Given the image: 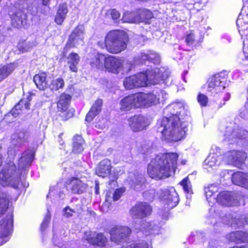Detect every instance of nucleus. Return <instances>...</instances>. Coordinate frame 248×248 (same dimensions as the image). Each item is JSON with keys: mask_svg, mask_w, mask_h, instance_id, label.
I'll list each match as a JSON object with an SVG mask.
<instances>
[{"mask_svg": "<svg viewBox=\"0 0 248 248\" xmlns=\"http://www.w3.org/2000/svg\"><path fill=\"white\" fill-rule=\"evenodd\" d=\"M34 156V152L31 149L25 151L18 160V169L15 163L10 162L6 164L0 171V184L2 186H10L18 188L20 184L21 170L29 167Z\"/></svg>", "mask_w": 248, "mask_h": 248, "instance_id": "1", "label": "nucleus"}, {"mask_svg": "<svg viewBox=\"0 0 248 248\" xmlns=\"http://www.w3.org/2000/svg\"><path fill=\"white\" fill-rule=\"evenodd\" d=\"M178 157V155L174 153L156 155L148 166V174L156 180L169 177L175 170Z\"/></svg>", "mask_w": 248, "mask_h": 248, "instance_id": "2", "label": "nucleus"}, {"mask_svg": "<svg viewBox=\"0 0 248 248\" xmlns=\"http://www.w3.org/2000/svg\"><path fill=\"white\" fill-rule=\"evenodd\" d=\"M176 113L169 117H163L156 124L157 132L162 135L163 140L168 142L180 140L186 134V124H181L177 111Z\"/></svg>", "mask_w": 248, "mask_h": 248, "instance_id": "3", "label": "nucleus"}, {"mask_svg": "<svg viewBox=\"0 0 248 248\" xmlns=\"http://www.w3.org/2000/svg\"><path fill=\"white\" fill-rule=\"evenodd\" d=\"M127 42V36L124 31H113L107 34L105 43L98 42V45L110 53H118L125 49Z\"/></svg>", "mask_w": 248, "mask_h": 248, "instance_id": "4", "label": "nucleus"}, {"mask_svg": "<svg viewBox=\"0 0 248 248\" xmlns=\"http://www.w3.org/2000/svg\"><path fill=\"white\" fill-rule=\"evenodd\" d=\"M140 107H148L158 103H163L167 98L168 94L164 91H160L155 94L139 93Z\"/></svg>", "mask_w": 248, "mask_h": 248, "instance_id": "5", "label": "nucleus"}, {"mask_svg": "<svg viewBox=\"0 0 248 248\" xmlns=\"http://www.w3.org/2000/svg\"><path fill=\"white\" fill-rule=\"evenodd\" d=\"M131 233V229L128 226L117 225L112 226L109 231L112 242L120 244L124 242Z\"/></svg>", "mask_w": 248, "mask_h": 248, "instance_id": "6", "label": "nucleus"}, {"mask_svg": "<svg viewBox=\"0 0 248 248\" xmlns=\"http://www.w3.org/2000/svg\"><path fill=\"white\" fill-rule=\"evenodd\" d=\"M216 202L225 206L245 205L243 197L226 191L221 192L218 194Z\"/></svg>", "mask_w": 248, "mask_h": 248, "instance_id": "7", "label": "nucleus"}, {"mask_svg": "<svg viewBox=\"0 0 248 248\" xmlns=\"http://www.w3.org/2000/svg\"><path fill=\"white\" fill-rule=\"evenodd\" d=\"M13 224V215L12 212L8 213L5 218L0 221V245H3L8 240L11 233Z\"/></svg>", "mask_w": 248, "mask_h": 248, "instance_id": "8", "label": "nucleus"}, {"mask_svg": "<svg viewBox=\"0 0 248 248\" xmlns=\"http://www.w3.org/2000/svg\"><path fill=\"white\" fill-rule=\"evenodd\" d=\"M226 78L220 74L215 75L209 79L207 91L214 96L221 93L226 88Z\"/></svg>", "mask_w": 248, "mask_h": 248, "instance_id": "9", "label": "nucleus"}, {"mask_svg": "<svg viewBox=\"0 0 248 248\" xmlns=\"http://www.w3.org/2000/svg\"><path fill=\"white\" fill-rule=\"evenodd\" d=\"M140 73L141 77H144L145 86L157 84L165 79L162 70L158 68L148 69L145 72Z\"/></svg>", "mask_w": 248, "mask_h": 248, "instance_id": "10", "label": "nucleus"}, {"mask_svg": "<svg viewBox=\"0 0 248 248\" xmlns=\"http://www.w3.org/2000/svg\"><path fill=\"white\" fill-rule=\"evenodd\" d=\"M246 157V154L242 151L231 150L224 154L223 159L228 164L240 167Z\"/></svg>", "mask_w": 248, "mask_h": 248, "instance_id": "11", "label": "nucleus"}, {"mask_svg": "<svg viewBox=\"0 0 248 248\" xmlns=\"http://www.w3.org/2000/svg\"><path fill=\"white\" fill-rule=\"evenodd\" d=\"M84 28L82 25L77 26L72 31L69 40L63 49V52L67 51L69 48L76 46L77 45H82L83 40Z\"/></svg>", "mask_w": 248, "mask_h": 248, "instance_id": "12", "label": "nucleus"}, {"mask_svg": "<svg viewBox=\"0 0 248 248\" xmlns=\"http://www.w3.org/2000/svg\"><path fill=\"white\" fill-rule=\"evenodd\" d=\"M83 238L91 245L100 247H106L108 242V238L102 232L87 231L84 233Z\"/></svg>", "mask_w": 248, "mask_h": 248, "instance_id": "13", "label": "nucleus"}, {"mask_svg": "<svg viewBox=\"0 0 248 248\" xmlns=\"http://www.w3.org/2000/svg\"><path fill=\"white\" fill-rule=\"evenodd\" d=\"M68 231H55L53 237V244L59 248H74L72 241L69 240L67 237Z\"/></svg>", "mask_w": 248, "mask_h": 248, "instance_id": "14", "label": "nucleus"}, {"mask_svg": "<svg viewBox=\"0 0 248 248\" xmlns=\"http://www.w3.org/2000/svg\"><path fill=\"white\" fill-rule=\"evenodd\" d=\"M161 198L163 202L167 205L168 208L175 207L179 202L178 194L173 187L164 189L161 193Z\"/></svg>", "mask_w": 248, "mask_h": 248, "instance_id": "15", "label": "nucleus"}, {"mask_svg": "<svg viewBox=\"0 0 248 248\" xmlns=\"http://www.w3.org/2000/svg\"><path fill=\"white\" fill-rule=\"evenodd\" d=\"M128 125L134 132H139L146 128L150 124L148 118L142 115H135L128 120Z\"/></svg>", "mask_w": 248, "mask_h": 248, "instance_id": "16", "label": "nucleus"}, {"mask_svg": "<svg viewBox=\"0 0 248 248\" xmlns=\"http://www.w3.org/2000/svg\"><path fill=\"white\" fill-rule=\"evenodd\" d=\"M136 108H140L139 93L128 95L120 102V109L123 111H128Z\"/></svg>", "mask_w": 248, "mask_h": 248, "instance_id": "17", "label": "nucleus"}, {"mask_svg": "<svg viewBox=\"0 0 248 248\" xmlns=\"http://www.w3.org/2000/svg\"><path fill=\"white\" fill-rule=\"evenodd\" d=\"M152 211L151 207L146 202H140L131 210V215L134 218H143L149 216Z\"/></svg>", "mask_w": 248, "mask_h": 248, "instance_id": "18", "label": "nucleus"}, {"mask_svg": "<svg viewBox=\"0 0 248 248\" xmlns=\"http://www.w3.org/2000/svg\"><path fill=\"white\" fill-rule=\"evenodd\" d=\"M144 77H141V73L126 78L124 81V85L127 90L135 88L145 87Z\"/></svg>", "mask_w": 248, "mask_h": 248, "instance_id": "19", "label": "nucleus"}, {"mask_svg": "<svg viewBox=\"0 0 248 248\" xmlns=\"http://www.w3.org/2000/svg\"><path fill=\"white\" fill-rule=\"evenodd\" d=\"M125 64L122 61L112 56H107L105 68L112 73H118L120 71Z\"/></svg>", "mask_w": 248, "mask_h": 248, "instance_id": "20", "label": "nucleus"}, {"mask_svg": "<svg viewBox=\"0 0 248 248\" xmlns=\"http://www.w3.org/2000/svg\"><path fill=\"white\" fill-rule=\"evenodd\" d=\"M87 187L86 184L76 178H72L67 186V188L70 189L72 193L78 194L85 192Z\"/></svg>", "mask_w": 248, "mask_h": 248, "instance_id": "21", "label": "nucleus"}, {"mask_svg": "<svg viewBox=\"0 0 248 248\" xmlns=\"http://www.w3.org/2000/svg\"><path fill=\"white\" fill-rule=\"evenodd\" d=\"M125 191V189L124 187H121L116 189L112 194L110 192H108L106 195V201L102 206L103 211L107 212L110 202L118 200L123 195Z\"/></svg>", "mask_w": 248, "mask_h": 248, "instance_id": "22", "label": "nucleus"}, {"mask_svg": "<svg viewBox=\"0 0 248 248\" xmlns=\"http://www.w3.org/2000/svg\"><path fill=\"white\" fill-rule=\"evenodd\" d=\"M111 162L108 159L101 161L98 164L95 170L96 174L102 177L108 176L110 172Z\"/></svg>", "mask_w": 248, "mask_h": 248, "instance_id": "23", "label": "nucleus"}, {"mask_svg": "<svg viewBox=\"0 0 248 248\" xmlns=\"http://www.w3.org/2000/svg\"><path fill=\"white\" fill-rule=\"evenodd\" d=\"M232 180L233 184L248 189V174L236 172L232 174Z\"/></svg>", "mask_w": 248, "mask_h": 248, "instance_id": "24", "label": "nucleus"}, {"mask_svg": "<svg viewBox=\"0 0 248 248\" xmlns=\"http://www.w3.org/2000/svg\"><path fill=\"white\" fill-rule=\"evenodd\" d=\"M27 15L21 10H18L11 16L12 24L16 28L20 27L26 23Z\"/></svg>", "mask_w": 248, "mask_h": 248, "instance_id": "25", "label": "nucleus"}, {"mask_svg": "<svg viewBox=\"0 0 248 248\" xmlns=\"http://www.w3.org/2000/svg\"><path fill=\"white\" fill-rule=\"evenodd\" d=\"M137 229L142 231L146 235L157 234L159 232V227L155 222H144L140 228Z\"/></svg>", "mask_w": 248, "mask_h": 248, "instance_id": "26", "label": "nucleus"}, {"mask_svg": "<svg viewBox=\"0 0 248 248\" xmlns=\"http://www.w3.org/2000/svg\"><path fill=\"white\" fill-rule=\"evenodd\" d=\"M129 179L131 187L136 190H140L145 182V178L141 174H130Z\"/></svg>", "mask_w": 248, "mask_h": 248, "instance_id": "27", "label": "nucleus"}, {"mask_svg": "<svg viewBox=\"0 0 248 248\" xmlns=\"http://www.w3.org/2000/svg\"><path fill=\"white\" fill-rule=\"evenodd\" d=\"M30 136V133L27 131H21L12 135L13 144L18 146L23 145L26 142Z\"/></svg>", "mask_w": 248, "mask_h": 248, "instance_id": "28", "label": "nucleus"}, {"mask_svg": "<svg viewBox=\"0 0 248 248\" xmlns=\"http://www.w3.org/2000/svg\"><path fill=\"white\" fill-rule=\"evenodd\" d=\"M68 10L66 3L63 2L58 7V10L55 17V22L58 25H61L66 18Z\"/></svg>", "mask_w": 248, "mask_h": 248, "instance_id": "29", "label": "nucleus"}, {"mask_svg": "<svg viewBox=\"0 0 248 248\" xmlns=\"http://www.w3.org/2000/svg\"><path fill=\"white\" fill-rule=\"evenodd\" d=\"M228 239L230 241L237 243L248 242V232L240 231L232 232L228 235Z\"/></svg>", "mask_w": 248, "mask_h": 248, "instance_id": "30", "label": "nucleus"}, {"mask_svg": "<svg viewBox=\"0 0 248 248\" xmlns=\"http://www.w3.org/2000/svg\"><path fill=\"white\" fill-rule=\"evenodd\" d=\"M102 105V100L101 99H99L94 102L86 115L85 120L87 122H91L93 118L100 112Z\"/></svg>", "mask_w": 248, "mask_h": 248, "instance_id": "31", "label": "nucleus"}, {"mask_svg": "<svg viewBox=\"0 0 248 248\" xmlns=\"http://www.w3.org/2000/svg\"><path fill=\"white\" fill-rule=\"evenodd\" d=\"M31 100V97L28 96L27 99H22L11 110V114L15 117H17L20 113L21 109L24 108L26 109H29L30 107V102Z\"/></svg>", "mask_w": 248, "mask_h": 248, "instance_id": "32", "label": "nucleus"}, {"mask_svg": "<svg viewBox=\"0 0 248 248\" xmlns=\"http://www.w3.org/2000/svg\"><path fill=\"white\" fill-rule=\"evenodd\" d=\"M220 164V158L219 155L210 153L204 161V168L208 170L209 168H216Z\"/></svg>", "mask_w": 248, "mask_h": 248, "instance_id": "33", "label": "nucleus"}, {"mask_svg": "<svg viewBox=\"0 0 248 248\" xmlns=\"http://www.w3.org/2000/svg\"><path fill=\"white\" fill-rule=\"evenodd\" d=\"M217 190V187L213 185L204 187L205 195L209 203H214L216 202L217 196L216 194Z\"/></svg>", "mask_w": 248, "mask_h": 248, "instance_id": "34", "label": "nucleus"}, {"mask_svg": "<svg viewBox=\"0 0 248 248\" xmlns=\"http://www.w3.org/2000/svg\"><path fill=\"white\" fill-rule=\"evenodd\" d=\"M67 64L72 72H77L78 65L80 61V57L76 53H70L67 57Z\"/></svg>", "mask_w": 248, "mask_h": 248, "instance_id": "35", "label": "nucleus"}, {"mask_svg": "<svg viewBox=\"0 0 248 248\" xmlns=\"http://www.w3.org/2000/svg\"><path fill=\"white\" fill-rule=\"evenodd\" d=\"M33 81L37 88L41 90H44L47 87L46 75L45 73L36 75L33 78Z\"/></svg>", "mask_w": 248, "mask_h": 248, "instance_id": "36", "label": "nucleus"}, {"mask_svg": "<svg viewBox=\"0 0 248 248\" xmlns=\"http://www.w3.org/2000/svg\"><path fill=\"white\" fill-rule=\"evenodd\" d=\"M106 59L107 56L102 54H97L91 61L90 64L93 67L103 69L105 68Z\"/></svg>", "mask_w": 248, "mask_h": 248, "instance_id": "37", "label": "nucleus"}, {"mask_svg": "<svg viewBox=\"0 0 248 248\" xmlns=\"http://www.w3.org/2000/svg\"><path fill=\"white\" fill-rule=\"evenodd\" d=\"M225 136L229 140L235 141L236 139H245L248 136V132L241 129L234 130L232 133L227 131Z\"/></svg>", "mask_w": 248, "mask_h": 248, "instance_id": "38", "label": "nucleus"}, {"mask_svg": "<svg viewBox=\"0 0 248 248\" xmlns=\"http://www.w3.org/2000/svg\"><path fill=\"white\" fill-rule=\"evenodd\" d=\"M16 66L14 63L0 65V82L7 78L15 70Z\"/></svg>", "mask_w": 248, "mask_h": 248, "instance_id": "39", "label": "nucleus"}, {"mask_svg": "<svg viewBox=\"0 0 248 248\" xmlns=\"http://www.w3.org/2000/svg\"><path fill=\"white\" fill-rule=\"evenodd\" d=\"M16 66L14 63L0 65V82L7 78L15 70Z\"/></svg>", "mask_w": 248, "mask_h": 248, "instance_id": "40", "label": "nucleus"}, {"mask_svg": "<svg viewBox=\"0 0 248 248\" xmlns=\"http://www.w3.org/2000/svg\"><path fill=\"white\" fill-rule=\"evenodd\" d=\"M71 100V96L69 94L62 93L57 102V108L61 111H66Z\"/></svg>", "mask_w": 248, "mask_h": 248, "instance_id": "41", "label": "nucleus"}, {"mask_svg": "<svg viewBox=\"0 0 248 248\" xmlns=\"http://www.w3.org/2000/svg\"><path fill=\"white\" fill-rule=\"evenodd\" d=\"M8 195L5 193L1 194L0 196V216L3 215L6 211L8 212V213L12 212L13 214V210L11 208H8Z\"/></svg>", "mask_w": 248, "mask_h": 248, "instance_id": "42", "label": "nucleus"}, {"mask_svg": "<svg viewBox=\"0 0 248 248\" xmlns=\"http://www.w3.org/2000/svg\"><path fill=\"white\" fill-rule=\"evenodd\" d=\"M84 140L81 136H75L73 139V152L76 154L81 153L84 150Z\"/></svg>", "mask_w": 248, "mask_h": 248, "instance_id": "43", "label": "nucleus"}, {"mask_svg": "<svg viewBox=\"0 0 248 248\" xmlns=\"http://www.w3.org/2000/svg\"><path fill=\"white\" fill-rule=\"evenodd\" d=\"M138 13L137 11L133 12H125L124 13L122 20L123 22L128 23H139Z\"/></svg>", "mask_w": 248, "mask_h": 248, "instance_id": "44", "label": "nucleus"}, {"mask_svg": "<svg viewBox=\"0 0 248 248\" xmlns=\"http://www.w3.org/2000/svg\"><path fill=\"white\" fill-rule=\"evenodd\" d=\"M137 13H138V18H140L139 23L141 22L148 23L153 17L152 13L148 10H140L137 11Z\"/></svg>", "mask_w": 248, "mask_h": 248, "instance_id": "45", "label": "nucleus"}, {"mask_svg": "<svg viewBox=\"0 0 248 248\" xmlns=\"http://www.w3.org/2000/svg\"><path fill=\"white\" fill-rule=\"evenodd\" d=\"M180 184L182 186L185 192L186 193L187 199L190 198L191 195L192 194V189L191 183L188 177L183 179Z\"/></svg>", "mask_w": 248, "mask_h": 248, "instance_id": "46", "label": "nucleus"}, {"mask_svg": "<svg viewBox=\"0 0 248 248\" xmlns=\"http://www.w3.org/2000/svg\"><path fill=\"white\" fill-rule=\"evenodd\" d=\"M64 85V82L62 78H58L53 79L50 84L49 88L51 90L57 91L60 89L62 88Z\"/></svg>", "mask_w": 248, "mask_h": 248, "instance_id": "47", "label": "nucleus"}, {"mask_svg": "<svg viewBox=\"0 0 248 248\" xmlns=\"http://www.w3.org/2000/svg\"><path fill=\"white\" fill-rule=\"evenodd\" d=\"M123 248H149V245L145 241L132 242L126 244Z\"/></svg>", "mask_w": 248, "mask_h": 248, "instance_id": "48", "label": "nucleus"}, {"mask_svg": "<svg viewBox=\"0 0 248 248\" xmlns=\"http://www.w3.org/2000/svg\"><path fill=\"white\" fill-rule=\"evenodd\" d=\"M236 24L237 27L239 28V32L242 36L244 35V33L243 32L248 28V22L245 23L243 22V19L239 16L236 21Z\"/></svg>", "mask_w": 248, "mask_h": 248, "instance_id": "49", "label": "nucleus"}, {"mask_svg": "<svg viewBox=\"0 0 248 248\" xmlns=\"http://www.w3.org/2000/svg\"><path fill=\"white\" fill-rule=\"evenodd\" d=\"M149 61L152 62L155 64H158L160 62V57L159 56L155 53L151 52L148 54Z\"/></svg>", "mask_w": 248, "mask_h": 248, "instance_id": "50", "label": "nucleus"}, {"mask_svg": "<svg viewBox=\"0 0 248 248\" xmlns=\"http://www.w3.org/2000/svg\"><path fill=\"white\" fill-rule=\"evenodd\" d=\"M50 220V214L49 212L46 214L42 224H41V230L44 231L46 229L48 225Z\"/></svg>", "mask_w": 248, "mask_h": 248, "instance_id": "51", "label": "nucleus"}, {"mask_svg": "<svg viewBox=\"0 0 248 248\" xmlns=\"http://www.w3.org/2000/svg\"><path fill=\"white\" fill-rule=\"evenodd\" d=\"M198 101L201 106H205L208 102V98L205 95L199 93L198 96Z\"/></svg>", "mask_w": 248, "mask_h": 248, "instance_id": "52", "label": "nucleus"}, {"mask_svg": "<svg viewBox=\"0 0 248 248\" xmlns=\"http://www.w3.org/2000/svg\"><path fill=\"white\" fill-rule=\"evenodd\" d=\"M195 41V36L194 33L190 31L188 33L186 38V42L187 45L191 46L194 44Z\"/></svg>", "mask_w": 248, "mask_h": 248, "instance_id": "53", "label": "nucleus"}, {"mask_svg": "<svg viewBox=\"0 0 248 248\" xmlns=\"http://www.w3.org/2000/svg\"><path fill=\"white\" fill-rule=\"evenodd\" d=\"M137 59H138L139 62H137L136 63L138 64H140L145 62L146 61L149 60L148 54L141 53Z\"/></svg>", "mask_w": 248, "mask_h": 248, "instance_id": "54", "label": "nucleus"}, {"mask_svg": "<svg viewBox=\"0 0 248 248\" xmlns=\"http://www.w3.org/2000/svg\"><path fill=\"white\" fill-rule=\"evenodd\" d=\"M243 54L245 59L248 60V38L245 39L243 41Z\"/></svg>", "mask_w": 248, "mask_h": 248, "instance_id": "55", "label": "nucleus"}, {"mask_svg": "<svg viewBox=\"0 0 248 248\" xmlns=\"http://www.w3.org/2000/svg\"><path fill=\"white\" fill-rule=\"evenodd\" d=\"M64 215L67 217H69L73 215V214L75 213V211L69 207H66L64 209Z\"/></svg>", "mask_w": 248, "mask_h": 248, "instance_id": "56", "label": "nucleus"}, {"mask_svg": "<svg viewBox=\"0 0 248 248\" xmlns=\"http://www.w3.org/2000/svg\"><path fill=\"white\" fill-rule=\"evenodd\" d=\"M109 13L113 19H117L119 18L120 14L115 9H112L110 11Z\"/></svg>", "mask_w": 248, "mask_h": 248, "instance_id": "57", "label": "nucleus"}, {"mask_svg": "<svg viewBox=\"0 0 248 248\" xmlns=\"http://www.w3.org/2000/svg\"><path fill=\"white\" fill-rule=\"evenodd\" d=\"M231 97V94L229 93H226L224 94V96L223 97V103H220L218 105V108H221L223 106L225 105V102L228 101Z\"/></svg>", "mask_w": 248, "mask_h": 248, "instance_id": "58", "label": "nucleus"}, {"mask_svg": "<svg viewBox=\"0 0 248 248\" xmlns=\"http://www.w3.org/2000/svg\"><path fill=\"white\" fill-rule=\"evenodd\" d=\"M180 106H181V105L178 104H175L170 105L164 109V111H165V112H167L169 110H170L172 108L176 109L178 108H179Z\"/></svg>", "mask_w": 248, "mask_h": 248, "instance_id": "59", "label": "nucleus"}, {"mask_svg": "<svg viewBox=\"0 0 248 248\" xmlns=\"http://www.w3.org/2000/svg\"><path fill=\"white\" fill-rule=\"evenodd\" d=\"M48 4V1H43V6L45 7L44 10L43 11L41 10V11L43 13H46L49 10V7L47 6Z\"/></svg>", "mask_w": 248, "mask_h": 248, "instance_id": "60", "label": "nucleus"}, {"mask_svg": "<svg viewBox=\"0 0 248 248\" xmlns=\"http://www.w3.org/2000/svg\"><path fill=\"white\" fill-rule=\"evenodd\" d=\"M149 192H145L144 193V196L145 197V198L149 201H152L154 198V192L153 191L152 192V193H150V194H152V196L151 197H148V194H149Z\"/></svg>", "mask_w": 248, "mask_h": 248, "instance_id": "61", "label": "nucleus"}, {"mask_svg": "<svg viewBox=\"0 0 248 248\" xmlns=\"http://www.w3.org/2000/svg\"><path fill=\"white\" fill-rule=\"evenodd\" d=\"M95 193L96 194H98L99 193V182L98 181H95Z\"/></svg>", "mask_w": 248, "mask_h": 248, "instance_id": "62", "label": "nucleus"}, {"mask_svg": "<svg viewBox=\"0 0 248 248\" xmlns=\"http://www.w3.org/2000/svg\"><path fill=\"white\" fill-rule=\"evenodd\" d=\"M18 48L20 51L22 52L27 51L29 50V47H27L25 46V47H22V46L20 44L18 45Z\"/></svg>", "mask_w": 248, "mask_h": 248, "instance_id": "63", "label": "nucleus"}, {"mask_svg": "<svg viewBox=\"0 0 248 248\" xmlns=\"http://www.w3.org/2000/svg\"><path fill=\"white\" fill-rule=\"evenodd\" d=\"M246 113L245 112H240V116L243 118H245L246 117Z\"/></svg>", "mask_w": 248, "mask_h": 248, "instance_id": "64", "label": "nucleus"}]
</instances>
